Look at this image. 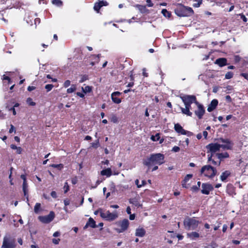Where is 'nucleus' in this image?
<instances>
[{
	"label": "nucleus",
	"instance_id": "nucleus-1",
	"mask_svg": "<svg viewBox=\"0 0 248 248\" xmlns=\"http://www.w3.org/2000/svg\"><path fill=\"white\" fill-rule=\"evenodd\" d=\"M165 163L164 155L161 153L151 154L146 159L144 160L143 164L149 168L153 165H161Z\"/></svg>",
	"mask_w": 248,
	"mask_h": 248
},
{
	"label": "nucleus",
	"instance_id": "nucleus-2",
	"mask_svg": "<svg viewBox=\"0 0 248 248\" xmlns=\"http://www.w3.org/2000/svg\"><path fill=\"white\" fill-rule=\"evenodd\" d=\"M175 14L179 17H188L191 16L194 13L192 8L185 6L182 4L178 3L174 9Z\"/></svg>",
	"mask_w": 248,
	"mask_h": 248
},
{
	"label": "nucleus",
	"instance_id": "nucleus-3",
	"mask_svg": "<svg viewBox=\"0 0 248 248\" xmlns=\"http://www.w3.org/2000/svg\"><path fill=\"white\" fill-rule=\"evenodd\" d=\"M201 174H203L204 176L209 178H213L217 174V170L211 165L203 166L201 170Z\"/></svg>",
	"mask_w": 248,
	"mask_h": 248
},
{
	"label": "nucleus",
	"instance_id": "nucleus-4",
	"mask_svg": "<svg viewBox=\"0 0 248 248\" xmlns=\"http://www.w3.org/2000/svg\"><path fill=\"white\" fill-rule=\"evenodd\" d=\"M199 220H197L195 217H186L184 220L185 228L187 230H195L199 224Z\"/></svg>",
	"mask_w": 248,
	"mask_h": 248
},
{
	"label": "nucleus",
	"instance_id": "nucleus-5",
	"mask_svg": "<svg viewBox=\"0 0 248 248\" xmlns=\"http://www.w3.org/2000/svg\"><path fill=\"white\" fill-rule=\"evenodd\" d=\"M16 247V239L10 234L6 235L3 238L1 248H14Z\"/></svg>",
	"mask_w": 248,
	"mask_h": 248
},
{
	"label": "nucleus",
	"instance_id": "nucleus-6",
	"mask_svg": "<svg viewBox=\"0 0 248 248\" xmlns=\"http://www.w3.org/2000/svg\"><path fill=\"white\" fill-rule=\"evenodd\" d=\"M181 98L185 106H189V104L191 105V104L193 103L196 105L198 104L196 97L194 95H185L183 96H181Z\"/></svg>",
	"mask_w": 248,
	"mask_h": 248
},
{
	"label": "nucleus",
	"instance_id": "nucleus-7",
	"mask_svg": "<svg viewBox=\"0 0 248 248\" xmlns=\"http://www.w3.org/2000/svg\"><path fill=\"white\" fill-rule=\"evenodd\" d=\"M101 217L107 221H113L115 220L117 217L118 215L116 213H111L109 211L105 212L103 211L101 212Z\"/></svg>",
	"mask_w": 248,
	"mask_h": 248
},
{
	"label": "nucleus",
	"instance_id": "nucleus-8",
	"mask_svg": "<svg viewBox=\"0 0 248 248\" xmlns=\"http://www.w3.org/2000/svg\"><path fill=\"white\" fill-rule=\"evenodd\" d=\"M219 141L221 142L226 143V144H220L219 149L222 148L225 150H232L233 146V143L228 139L220 138Z\"/></svg>",
	"mask_w": 248,
	"mask_h": 248
},
{
	"label": "nucleus",
	"instance_id": "nucleus-9",
	"mask_svg": "<svg viewBox=\"0 0 248 248\" xmlns=\"http://www.w3.org/2000/svg\"><path fill=\"white\" fill-rule=\"evenodd\" d=\"M207 150V153H210L212 155H214L217 152L220 150L219 144L217 143H211L206 146Z\"/></svg>",
	"mask_w": 248,
	"mask_h": 248
},
{
	"label": "nucleus",
	"instance_id": "nucleus-10",
	"mask_svg": "<svg viewBox=\"0 0 248 248\" xmlns=\"http://www.w3.org/2000/svg\"><path fill=\"white\" fill-rule=\"evenodd\" d=\"M202 193L205 195H209L210 191L214 190L213 186L208 183H202Z\"/></svg>",
	"mask_w": 248,
	"mask_h": 248
},
{
	"label": "nucleus",
	"instance_id": "nucleus-11",
	"mask_svg": "<svg viewBox=\"0 0 248 248\" xmlns=\"http://www.w3.org/2000/svg\"><path fill=\"white\" fill-rule=\"evenodd\" d=\"M129 222L127 219H124L122 221H120L118 226L120 228L117 229L118 232H123L126 230L129 226Z\"/></svg>",
	"mask_w": 248,
	"mask_h": 248
},
{
	"label": "nucleus",
	"instance_id": "nucleus-12",
	"mask_svg": "<svg viewBox=\"0 0 248 248\" xmlns=\"http://www.w3.org/2000/svg\"><path fill=\"white\" fill-rule=\"evenodd\" d=\"M196 105L197 106L198 109L195 111V114L199 119H201L205 113L204 108L203 105L200 104L199 102Z\"/></svg>",
	"mask_w": 248,
	"mask_h": 248
},
{
	"label": "nucleus",
	"instance_id": "nucleus-13",
	"mask_svg": "<svg viewBox=\"0 0 248 248\" xmlns=\"http://www.w3.org/2000/svg\"><path fill=\"white\" fill-rule=\"evenodd\" d=\"M122 93L116 91L113 92L111 94V98L113 103L119 104L121 103L122 99L119 97L122 94Z\"/></svg>",
	"mask_w": 248,
	"mask_h": 248
},
{
	"label": "nucleus",
	"instance_id": "nucleus-14",
	"mask_svg": "<svg viewBox=\"0 0 248 248\" xmlns=\"http://www.w3.org/2000/svg\"><path fill=\"white\" fill-rule=\"evenodd\" d=\"M108 3L106 1L104 0H99L98 2H96L93 6V9L94 11H95L97 13H99L100 11V9L103 6H107L108 5Z\"/></svg>",
	"mask_w": 248,
	"mask_h": 248
},
{
	"label": "nucleus",
	"instance_id": "nucleus-15",
	"mask_svg": "<svg viewBox=\"0 0 248 248\" xmlns=\"http://www.w3.org/2000/svg\"><path fill=\"white\" fill-rule=\"evenodd\" d=\"M174 128L177 133L180 134L181 135H187L188 133H189V131L185 130L182 127V126L178 123L174 124Z\"/></svg>",
	"mask_w": 248,
	"mask_h": 248
},
{
	"label": "nucleus",
	"instance_id": "nucleus-16",
	"mask_svg": "<svg viewBox=\"0 0 248 248\" xmlns=\"http://www.w3.org/2000/svg\"><path fill=\"white\" fill-rule=\"evenodd\" d=\"M218 103V102L217 99H214L212 100L208 107L207 111L208 112H211L214 110L217 107Z\"/></svg>",
	"mask_w": 248,
	"mask_h": 248
},
{
	"label": "nucleus",
	"instance_id": "nucleus-17",
	"mask_svg": "<svg viewBox=\"0 0 248 248\" xmlns=\"http://www.w3.org/2000/svg\"><path fill=\"white\" fill-rule=\"evenodd\" d=\"M88 227H90L92 228H95L97 227V226L96 225L95 221L92 217H90L89 218L85 226L84 227V229H86Z\"/></svg>",
	"mask_w": 248,
	"mask_h": 248
},
{
	"label": "nucleus",
	"instance_id": "nucleus-18",
	"mask_svg": "<svg viewBox=\"0 0 248 248\" xmlns=\"http://www.w3.org/2000/svg\"><path fill=\"white\" fill-rule=\"evenodd\" d=\"M235 188L232 184L229 183L227 185L226 192L227 193L232 196L234 194H235Z\"/></svg>",
	"mask_w": 248,
	"mask_h": 248
},
{
	"label": "nucleus",
	"instance_id": "nucleus-19",
	"mask_svg": "<svg viewBox=\"0 0 248 248\" xmlns=\"http://www.w3.org/2000/svg\"><path fill=\"white\" fill-rule=\"evenodd\" d=\"M215 63L217 64L220 67H223L227 65V60L225 58H220L217 59Z\"/></svg>",
	"mask_w": 248,
	"mask_h": 248
},
{
	"label": "nucleus",
	"instance_id": "nucleus-20",
	"mask_svg": "<svg viewBox=\"0 0 248 248\" xmlns=\"http://www.w3.org/2000/svg\"><path fill=\"white\" fill-rule=\"evenodd\" d=\"M191 109V105L189 104V106H185V108H181V111L184 114H186L189 116H192V113L190 111V109Z\"/></svg>",
	"mask_w": 248,
	"mask_h": 248
},
{
	"label": "nucleus",
	"instance_id": "nucleus-21",
	"mask_svg": "<svg viewBox=\"0 0 248 248\" xmlns=\"http://www.w3.org/2000/svg\"><path fill=\"white\" fill-rule=\"evenodd\" d=\"M231 173L229 170H225L221 173L220 180L222 182H225L228 177L231 176Z\"/></svg>",
	"mask_w": 248,
	"mask_h": 248
},
{
	"label": "nucleus",
	"instance_id": "nucleus-22",
	"mask_svg": "<svg viewBox=\"0 0 248 248\" xmlns=\"http://www.w3.org/2000/svg\"><path fill=\"white\" fill-rule=\"evenodd\" d=\"M146 231L143 228H139L136 229L135 234L139 237H143L145 235Z\"/></svg>",
	"mask_w": 248,
	"mask_h": 248
},
{
	"label": "nucleus",
	"instance_id": "nucleus-23",
	"mask_svg": "<svg viewBox=\"0 0 248 248\" xmlns=\"http://www.w3.org/2000/svg\"><path fill=\"white\" fill-rule=\"evenodd\" d=\"M216 155L217 156V158L219 159L221 161L224 158H227L229 157V155L227 152L221 153H217Z\"/></svg>",
	"mask_w": 248,
	"mask_h": 248
},
{
	"label": "nucleus",
	"instance_id": "nucleus-24",
	"mask_svg": "<svg viewBox=\"0 0 248 248\" xmlns=\"http://www.w3.org/2000/svg\"><path fill=\"white\" fill-rule=\"evenodd\" d=\"M101 174L103 176L106 175L107 177H110L112 175V171L110 168H107L101 171Z\"/></svg>",
	"mask_w": 248,
	"mask_h": 248
},
{
	"label": "nucleus",
	"instance_id": "nucleus-25",
	"mask_svg": "<svg viewBox=\"0 0 248 248\" xmlns=\"http://www.w3.org/2000/svg\"><path fill=\"white\" fill-rule=\"evenodd\" d=\"M187 235L188 237L192 240H195L196 238H199L200 236L199 233L196 232H191L188 233Z\"/></svg>",
	"mask_w": 248,
	"mask_h": 248
},
{
	"label": "nucleus",
	"instance_id": "nucleus-26",
	"mask_svg": "<svg viewBox=\"0 0 248 248\" xmlns=\"http://www.w3.org/2000/svg\"><path fill=\"white\" fill-rule=\"evenodd\" d=\"M214 155L211 154L210 155H208V161H212V163L214 165L220 166V161H216L212 159V156Z\"/></svg>",
	"mask_w": 248,
	"mask_h": 248
},
{
	"label": "nucleus",
	"instance_id": "nucleus-27",
	"mask_svg": "<svg viewBox=\"0 0 248 248\" xmlns=\"http://www.w3.org/2000/svg\"><path fill=\"white\" fill-rule=\"evenodd\" d=\"M161 13L166 17L170 18L171 16V13L170 12L167 11V10L166 9H162V11H161Z\"/></svg>",
	"mask_w": 248,
	"mask_h": 248
},
{
	"label": "nucleus",
	"instance_id": "nucleus-28",
	"mask_svg": "<svg viewBox=\"0 0 248 248\" xmlns=\"http://www.w3.org/2000/svg\"><path fill=\"white\" fill-rule=\"evenodd\" d=\"M41 211V204L36 203L34 207V211L36 214H38Z\"/></svg>",
	"mask_w": 248,
	"mask_h": 248
},
{
	"label": "nucleus",
	"instance_id": "nucleus-29",
	"mask_svg": "<svg viewBox=\"0 0 248 248\" xmlns=\"http://www.w3.org/2000/svg\"><path fill=\"white\" fill-rule=\"evenodd\" d=\"M52 3L58 7H61L62 5V2L61 0H52Z\"/></svg>",
	"mask_w": 248,
	"mask_h": 248
},
{
	"label": "nucleus",
	"instance_id": "nucleus-30",
	"mask_svg": "<svg viewBox=\"0 0 248 248\" xmlns=\"http://www.w3.org/2000/svg\"><path fill=\"white\" fill-rule=\"evenodd\" d=\"M77 89L76 85L75 84H72L71 87L67 89V93H72L74 92Z\"/></svg>",
	"mask_w": 248,
	"mask_h": 248
},
{
	"label": "nucleus",
	"instance_id": "nucleus-31",
	"mask_svg": "<svg viewBox=\"0 0 248 248\" xmlns=\"http://www.w3.org/2000/svg\"><path fill=\"white\" fill-rule=\"evenodd\" d=\"M82 91L84 93H90L92 91V87L90 86H86L85 88L82 87Z\"/></svg>",
	"mask_w": 248,
	"mask_h": 248
},
{
	"label": "nucleus",
	"instance_id": "nucleus-32",
	"mask_svg": "<svg viewBox=\"0 0 248 248\" xmlns=\"http://www.w3.org/2000/svg\"><path fill=\"white\" fill-rule=\"evenodd\" d=\"M50 167L53 168H57L59 170H61L63 168V165L62 164H53L50 165Z\"/></svg>",
	"mask_w": 248,
	"mask_h": 248
},
{
	"label": "nucleus",
	"instance_id": "nucleus-33",
	"mask_svg": "<svg viewBox=\"0 0 248 248\" xmlns=\"http://www.w3.org/2000/svg\"><path fill=\"white\" fill-rule=\"evenodd\" d=\"M130 78L131 82H129L128 84H127V87H132L133 86V85L134 84V83L133 81L134 80V78L132 73L130 75Z\"/></svg>",
	"mask_w": 248,
	"mask_h": 248
},
{
	"label": "nucleus",
	"instance_id": "nucleus-34",
	"mask_svg": "<svg viewBox=\"0 0 248 248\" xmlns=\"http://www.w3.org/2000/svg\"><path fill=\"white\" fill-rule=\"evenodd\" d=\"M136 7H137L141 13H144L146 10V6L145 5L137 4L136 5Z\"/></svg>",
	"mask_w": 248,
	"mask_h": 248
},
{
	"label": "nucleus",
	"instance_id": "nucleus-35",
	"mask_svg": "<svg viewBox=\"0 0 248 248\" xmlns=\"http://www.w3.org/2000/svg\"><path fill=\"white\" fill-rule=\"evenodd\" d=\"M160 138V134L159 133H156L155 136L153 135L151 137V140L154 141H158Z\"/></svg>",
	"mask_w": 248,
	"mask_h": 248
},
{
	"label": "nucleus",
	"instance_id": "nucleus-36",
	"mask_svg": "<svg viewBox=\"0 0 248 248\" xmlns=\"http://www.w3.org/2000/svg\"><path fill=\"white\" fill-rule=\"evenodd\" d=\"M130 203L135 205L136 206H139V202L136 198H131L129 201Z\"/></svg>",
	"mask_w": 248,
	"mask_h": 248
},
{
	"label": "nucleus",
	"instance_id": "nucleus-37",
	"mask_svg": "<svg viewBox=\"0 0 248 248\" xmlns=\"http://www.w3.org/2000/svg\"><path fill=\"white\" fill-rule=\"evenodd\" d=\"M26 102L29 106H34L36 105V103L33 101L31 97L27 98Z\"/></svg>",
	"mask_w": 248,
	"mask_h": 248
},
{
	"label": "nucleus",
	"instance_id": "nucleus-38",
	"mask_svg": "<svg viewBox=\"0 0 248 248\" xmlns=\"http://www.w3.org/2000/svg\"><path fill=\"white\" fill-rule=\"evenodd\" d=\"M88 79V76L87 75H81V78L79 81V82L82 83Z\"/></svg>",
	"mask_w": 248,
	"mask_h": 248
},
{
	"label": "nucleus",
	"instance_id": "nucleus-39",
	"mask_svg": "<svg viewBox=\"0 0 248 248\" xmlns=\"http://www.w3.org/2000/svg\"><path fill=\"white\" fill-rule=\"evenodd\" d=\"M39 218L43 222H44V223L50 222V221H49V220H48L49 219H48V217H47V216H44V217H39Z\"/></svg>",
	"mask_w": 248,
	"mask_h": 248
},
{
	"label": "nucleus",
	"instance_id": "nucleus-40",
	"mask_svg": "<svg viewBox=\"0 0 248 248\" xmlns=\"http://www.w3.org/2000/svg\"><path fill=\"white\" fill-rule=\"evenodd\" d=\"M233 76V73L232 72H228L225 76V78L226 79H231Z\"/></svg>",
	"mask_w": 248,
	"mask_h": 248
},
{
	"label": "nucleus",
	"instance_id": "nucleus-41",
	"mask_svg": "<svg viewBox=\"0 0 248 248\" xmlns=\"http://www.w3.org/2000/svg\"><path fill=\"white\" fill-rule=\"evenodd\" d=\"M47 217L49 219V221L51 222L54 218V213L53 211H51Z\"/></svg>",
	"mask_w": 248,
	"mask_h": 248
},
{
	"label": "nucleus",
	"instance_id": "nucleus-42",
	"mask_svg": "<svg viewBox=\"0 0 248 248\" xmlns=\"http://www.w3.org/2000/svg\"><path fill=\"white\" fill-rule=\"evenodd\" d=\"M70 203V200L69 199H65V200H64V204L65 205V207H64V210L67 211V208L66 206L69 205Z\"/></svg>",
	"mask_w": 248,
	"mask_h": 248
},
{
	"label": "nucleus",
	"instance_id": "nucleus-43",
	"mask_svg": "<svg viewBox=\"0 0 248 248\" xmlns=\"http://www.w3.org/2000/svg\"><path fill=\"white\" fill-rule=\"evenodd\" d=\"M64 189V193H66L69 190V186L67 182H65L64 183V185L63 186Z\"/></svg>",
	"mask_w": 248,
	"mask_h": 248
},
{
	"label": "nucleus",
	"instance_id": "nucleus-44",
	"mask_svg": "<svg viewBox=\"0 0 248 248\" xmlns=\"http://www.w3.org/2000/svg\"><path fill=\"white\" fill-rule=\"evenodd\" d=\"M241 57H240L239 55L234 56V62L235 63H238L241 61Z\"/></svg>",
	"mask_w": 248,
	"mask_h": 248
},
{
	"label": "nucleus",
	"instance_id": "nucleus-45",
	"mask_svg": "<svg viewBox=\"0 0 248 248\" xmlns=\"http://www.w3.org/2000/svg\"><path fill=\"white\" fill-rule=\"evenodd\" d=\"M193 177V175L192 174H187L184 178L183 181L187 182L192 177Z\"/></svg>",
	"mask_w": 248,
	"mask_h": 248
},
{
	"label": "nucleus",
	"instance_id": "nucleus-46",
	"mask_svg": "<svg viewBox=\"0 0 248 248\" xmlns=\"http://www.w3.org/2000/svg\"><path fill=\"white\" fill-rule=\"evenodd\" d=\"M201 182L200 181H198L197 182V185L196 186H193L192 188L195 190V191H197L200 188V186H201Z\"/></svg>",
	"mask_w": 248,
	"mask_h": 248
},
{
	"label": "nucleus",
	"instance_id": "nucleus-47",
	"mask_svg": "<svg viewBox=\"0 0 248 248\" xmlns=\"http://www.w3.org/2000/svg\"><path fill=\"white\" fill-rule=\"evenodd\" d=\"M53 87L54 86L52 84H47L45 86V89L47 92H49L52 89Z\"/></svg>",
	"mask_w": 248,
	"mask_h": 248
},
{
	"label": "nucleus",
	"instance_id": "nucleus-48",
	"mask_svg": "<svg viewBox=\"0 0 248 248\" xmlns=\"http://www.w3.org/2000/svg\"><path fill=\"white\" fill-rule=\"evenodd\" d=\"M22 188H23V190H28V184H27L26 180H24V181L23 182Z\"/></svg>",
	"mask_w": 248,
	"mask_h": 248
},
{
	"label": "nucleus",
	"instance_id": "nucleus-49",
	"mask_svg": "<svg viewBox=\"0 0 248 248\" xmlns=\"http://www.w3.org/2000/svg\"><path fill=\"white\" fill-rule=\"evenodd\" d=\"M111 121L113 123H117L118 122V118L115 115H113L111 118Z\"/></svg>",
	"mask_w": 248,
	"mask_h": 248
},
{
	"label": "nucleus",
	"instance_id": "nucleus-50",
	"mask_svg": "<svg viewBox=\"0 0 248 248\" xmlns=\"http://www.w3.org/2000/svg\"><path fill=\"white\" fill-rule=\"evenodd\" d=\"M92 144V147L97 148L99 145V140H97L96 142H93Z\"/></svg>",
	"mask_w": 248,
	"mask_h": 248
},
{
	"label": "nucleus",
	"instance_id": "nucleus-51",
	"mask_svg": "<svg viewBox=\"0 0 248 248\" xmlns=\"http://www.w3.org/2000/svg\"><path fill=\"white\" fill-rule=\"evenodd\" d=\"M71 81L69 80H66L65 81L63 84V87L65 88H67L70 85Z\"/></svg>",
	"mask_w": 248,
	"mask_h": 248
},
{
	"label": "nucleus",
	"instance_id": "nucleus-52",
	"mask_svg": "<svg viewBox=\"0 0 248 248\" xmlns=\"http://www.w3.org/2000/svg\"><path fill=\"white\" fill-rule=\"evenodd\" d=\"M202 0H199L198 2L196 3H194L193 6L194 7H199L202 4Z\"/></svg>",
	"mask_w": 248,
	"mask_h": 248
},
{
	"label": "nucleus",
	"instance_id": "nucleus-53",
	"mask_svg": "<svg viewBox=\"0 0 248 248\" xmlns=\"http://www.w3.org/2000/svg\"><path fill=\"white\" fill-rule=\"evenodd\" d=\"M24 192V195L26 198L27 201H29V194H28V190H23Z\"/></svg>",
	"mask_w": 248,
	"mask_h": 248
},
{
	"label": "nucleus",
	"instance_id": "nucleus-54",
	"mask_svg": "<svg viewBox=\"0 0 248 248\" xmlns=\"http://www.w3.org/2000/svg\"><path fill=\"white\" fill-rule=\"evenodd\" d=\"M147 5L149 7H151L154 6L153 3L151 1V0H146Z\"/></svg>",
	"mask_w": 248,
	"mask_h": 248
},
{
	"label": "nucleus",
	"instance_id": "nucleus-55",
	"mask_svg": "<svg viewBox=\"0 0 248 248\" xmlns=\"http://www.w3.org/2000/svg\"><path fill=\"white\" fill-rule=\"evenodd\" d=\"M3 79L5 80H7L8 81V83L9 84L11 83V79L8 76H6L4 75L3 76Z\"/></svg>",
	"mask_w": 248,
	"mask_h": 248
},
{
	"label": "nucleus",
	"instance_id": "nucleus-56",
	"mask_svg": "<svg viewBox=\"0 0 248 248\" xmlns=\"http://www.w3.org/2000/svg\"><path fill=\"white\" fill-rule=\"evenodd\" d=\"M16 153L17 154H21L23 151V149L21 147H17V148H16Z\"/></svg>",
	"mask_w": 248,
	"mask_h": 248
},
{
	"label": "nucleus",
	"instance_id": "nucleus-57",
	"mask_svg": "<svg viewBox=\"0 0 248 248\" xmlns=\"http://www.w3.org/2000/svg\"><path fill=\"white\" fill-rule=\"evenodd\" d=\"M225 99L226 101L229 103H231L232 101L231 97L229 95H227L225 96Z\"/></svg>",
	"mask_w": 248,
	"mask_h": 248
},
{
	"label": "nucleus",
	"instance_id": "nucleus-58",
	"mask_svg": "<svg viewBox=\"0 0 248 248\" xmlns=\"http://www.w3.org/2000/svg\"><path fill=\"white\" fill-rule=\"evenodd\" d=\"M180 149L179 147L175 146L172 148V151H174V152H178L180 151Z\"/></svg>",
	"mask_w": 248,
	"mask_h": 248
},
{
	"label": "nucleus",
	"instance_id": "nucleus-59",
	"mask_svg": "<svg viewBox=\"0 0 248 248\" xmlns=\"http://www.w3.org/2000/svg\"><path fill=\"white\" fill-rule=\"evenodd\" d=\"M182 186L183 187H185V188H188V185L187 184V182H185L183 180L182 181Z\"/></svg>",
	"mask_w": 248,
	"mask_h": 248
},
{
	"label": "nucleus",
	"instance_id": "nucleus-60",
	"mask_svg": "<svg viewBox=\"0 0 248 248\" xmlns=\"http://www.w3.org/2000/svg\"><path fill=\"white\" fill-rule=\"evenodd\" d=\"M102 211H103V209L102 208H99L97 210L94 211V215H96L99 213L100 215L101 216V212Z\"/></svg>",
	"mask_w": 248,
	"mask_h": 248
},
{
	"label": "nucleus",
	"instance_id": "nucleus-61",
	"mask_svg": "<svg viewBox=\"0 0 248 248\" xmlns=\"http://www.w3.org/2000/svg\"><path fill=\"white\" fill-rule=\"evenodd\" d=\"M14 131L15 132H16L15 128L13 124H11V127H10V128L9 129V132L10 133H12Z\"/></svg>",
	"mask_w": 248,
	"mask_h": 248
},
{
	"label": "nucleus",
	"instance_id": "nucleus-62",
	"mask_svg": "<svg viewBox=\"0 0 248 248\" xmlns=\"http://www.w3.org/2000/svg\"><path fill=\"white\" fill-rule=\"evenodd\" d=\"M240 76L244 77L245 79L248 80V74L242 73H241Z\"/></svg>",
	"mask_w": 248,
	"mask_h": 248
},
{
	"label": "nucleus",
	"instance_id": "nucleus-63",
	"mask_svg": "<svg viewBox=\"0 0 248 248\" xmlns=\"http://www.w3.org/2000/svg\"><path fill=\"white\" fill-rule=\"evenodd\" d=\"M50 195L51 197H53V198L55 199L57 197V193L55 191H52L51 192Z\"/></svg>",
	"mask_w": 248,
	"mask_h": 248
},
{
	"label": "nucleus",
	"instance_id": "nucleus-64",
	"mask_svg": "<svg viewBox=\"0 0 248 248\" xmlns=\"http://www.w3.org/2000/svg\"><path fill=\"white\" fill-rule=\"evenodd\" d=\"M36 87H34V86H29L28 88H27V90L29 92H31L33 90H34L35 89Z\"/></svg>",
	"mask_w": 248,
	"mask_h": 248
}]
</instances>
